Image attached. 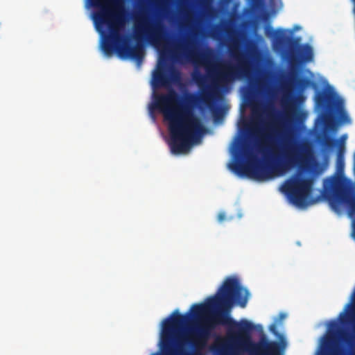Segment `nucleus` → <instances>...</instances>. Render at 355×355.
<instances>
[{
  "instance_id": "f257e3e1",
  "label": "nucleus",
  "mask_w": 355,
  "mask_h": 355,
  "mask_svg": "<svg viewBox=\"0 0 355 355\" xmlns=\"http://www.w3.org/2000/svg\"><path fill=\"white\" fill-rule=\"evenodd\" d=\"M285 110L284 121L287 131L282 152L268 148L262 143L257 145V151L262 155L263 162H257L248 148L242 150L247 162L235 161L230 164V169L241 176H247L259 181H263L281 176L294 166L298 167V173L286 180L282 186V191L287 195L291 202L297 207L308 205L314 182L312 177L304 178L302 173L312 171L313 157L311 149L306 144L293 141L297 125L304 121L305 113L298 110L293 98L283 99Z\"/></svg>"
},
{
  "instance_id": "f03ea898",
  "label": "nucleus",
  "mask_w": 355,
  "mask_h": 355,
  "mask_svg": "<svg viewBox=\"0 0 355 355\" xmlns=\"http://www.w3.org/2000/svg\"><path fill=\"white\" fill-rule=\"evenodd\" d=\"M249 293L235 277H227L218 292L209 297L205 303L194 304L191 308V315L196 320L202 319L191 330L193 336L189 343L196 351L203 349L213 330L218 324L233 323L235 327V339L241 347L254 355H284L286 343L261 340L257 343L252 341L250 332L261 325L254 326L251 322L243 320L239 323L230 317V310L234 303L244 308Z\"/></svg>"
},
{
  "instance_id": "7ed1b4c3",
  "label": "nucleus",
  "mask_w": 355,
  "mask_h": 355,
  "mask_svg": "<svg viewBox=\"0 0 355 355\" xmlns=\"http://www.w3.org/2000/svg\"><path fill=\"white\" fill-rule=\"evenodd\" d=\"M94 7L98 10L93 15V20L96 30L101 34L106 27L109 34L105 35L102 49L105 55H110L116 51L123 59L130 58L141 62L144 58V44L159 47L166 43V32L164 24L160 21L149 24L147 18L141 15L139 21L134 24L133 38L135 45L130 44V37L122 36L121 30L126 22L124 8L118 0H90Z\"/></svg>"
},
{
  "instance_id": "20e7f679",
  "label": "nucleus",
  "mask_w": 355,
  "mask_h": 355,
  "mask_svg": "<svg viewBox=\"0 0 355 355\" xmlns=\"http://www.w3.org/2000/svg\"><path fill=\"white\" fill-rule=\"evenodd\" d=\"M192 96L188 94L184 101L173 88L166 94L154 96L153 106L162 113L168 122L171 151L180 153L186 151L202 135L204 127L201 119L195 115L187 103Z\"/></svg>"
},
{
  "instance_id": "39448f33",
  "label": "nucleus",
  "mask_w": 355,
  "mask_h": 355,
  "mask_svg": "<svg viewBox=\"0 0 355 355\" xmlns=\"http://www.w3.org/2000/svg\"><path fill=\"white\" fill-rule=\"evenodd\" d=\"M235 62H224L218 65L216 69L207 67L209 73H211L212 83L205 89H202L201 100L210 108L214 103L220 97L222 90L227 88L228 85L235 80L245 78L250 86L258 89L263 87L265 81L261 76H254V69L252 62L243 53H235L231 52Z\"/></svg>"
},
{
  "instance_id": "423d86ee",
  "label": "nucleus",
  "mask_w": 355,
  "mask_h": 355,
  "mask_svg": "<svg viewBox=\"0 0 355 355\" xmlns=\"http://www.w3.org/2000/svg\"><path fill=\"white\" fill-rule=\"evenodd\" d=\"M172 318H166L163 322L161 338V353L155 352L151 355H194V354L184 351L182 348V342L177 340V349L175 351L172 345L182 327L187 323L190 313L187 315L179 313L176 310Z\"/></svg>"
},
{
  "instance_id": "0eeeda50",
  "label": "nucleus",
  "mask_w": 355,
  "mask_h": 355,
  "mask_svg": "<svg viewBox=\"0 0 355 355\" xmlns=\"http://www.w3.org/2000/svg\"><path fill=\"white\" fill-rule=\"evenodd\" d=\"M196 33L191 34L173 44V54L180 61H198L200 58L199 43L196 40Z\"/></svg>"
},
{
  "instance_id": "6e6552de",
  "label": "nucleus",
  "mask_w": 355,
  "mask_h": 355,
  "mask_svg": "<svg viewBox=\"0 0 355 355\" xmlns=\"http://www.w3.org/2000/svg\"><path fill=\"white\" fill-rule=\"evenodd\" d=\"M265 34L272 40L274 49L278 51H284L288 55L291 49H295L300 42L301 38L292 36L293 31L278 28L274 30L271 27H266Z\"/></svg>"
},
{
  "instance_id": "1a4fd4ad",
  "label": "nucleus",
  "mask_w": 355,
  "mask_h": 355,
  "mask_svg": "<svg viewBox=\"0 0 355 355\" xmlns=\"http://www.w3.org/2000/svg\"><path fill=\"white\" fill-rule=\"evenodd\" d=\"M166 72V63L160 60L157 64V69L153 74V85L154 87H169L171 83H180L181 73L179 70L171 67L168 76Z\"/></svg>"
},
{
  "instance_id": "9d476101",
  "label": "nucleus",
  "mask_w": 355,
  "mask_h": 355,
  "mask_svg": "<svg viewBox=\"0 0 355 355\" xmlns=\"http://www.w3.org/2000/svg\"><path fill=\"white\" fill-rule=\"evenodd\" d=\"M317 107L322 111L343 109V101L334 94L326 91L318 92L315 97Z\"/></svg>"
},
{
  "instance_id": "9b49d317",
  "label": "nucleus",
  "mask_w": 355,
  "mask_h": 355,
  "mask_svg": "<svg viewBox=\"0 0 355 355\" xmlns=\"http://www.w3.org/2000/svg\"><path fill=\"white\" fill-rule=\"evenodd\" d=\"M288 55L291 66L309 62L313 59L312 47L308 44L300 45L299 43L295 49H291Z\"/></svg>"
},
{
  "instance_id": "f8f14e48",
  "label": "nucleus",
  "mask_w": 355,
  "mask_h": 355,
  "mask_svg": "<svg viewBox=\"0 0 355 355\" xmlns=\"http://www.w3.org/2000/svg\"><path fill=\"white\" fill-rule=\"evenodd\" d=\"M330 186L333 188L334 198L336 202L340 204L349 201V191L338 179L331 178Z\"/></svg>"
},
{
  "instance_id": "ddd939ff",
  "label": "nucleus",
  "mask_w": 355,
  "mask_h": 355,
  "mask_svg": "<svg viewBox=\"0 0 355 355\" xmlns=\"http://www.w3.org/2000/svg\"><path fill=\"white\" fill-rule=\"evenodd\" d=\"M336 335V332H331L324 338L318 355H339L338 349L334 347Z\"/></svg>"
},
{
  "instance_id": "4468645a",
  "label": "nucleus",
  "mask_w": 355,
  "mask_h": 355,
  "mask_svg": "<svg viewBox=\"0 0 355 355\" xmlns=\"http://www.w3.org/2000/svg\"><path fill=\"white\" fill-rule=\"evenodd\" d=\"M289 84L301 90L311 85L312 82L307 78H298L296 74H291L288 79Z\"/></svg>"
},
{
  "instance_id": "2eb2a0df",
  "label": "nucleus",
  "mask_w": 355,
  "mask_h": 355,
  "mask_svg": "<svg viewBox=\"0 0 355 355\" xmlns=\"http://www.w3.org/2000/svg\"><path fill=\"white\" fill-rule=\"evenodd\" d=\"M352 303L353 305H352V304H347L345 311L340 314V320L342 323H344L350 315V313H348V309L350 308L354 309L355 308V288L352 295Z\"/></svg>"
},
{
  "instance_id": "dca6fc26",
  "label": "nucleus",
  "mask_w": 355,
  "mask_h": 355,
  "mask_svg": "<svg viewBox=\"0 0 355 355\" xmlns=\"http://www.w3.org/2000/svg\"><path fill=\"white\" fill-rule=\"evenodd\" d=\"M345 153V146L342 144L338 147V164L339 166L343 165V155Z\"/></svg>"
},
{
  "instance_id": "f3484780",
  "label": "nucleus",
  "mask_w": 355,
  "mask_h": 355,
  "mask_svg": "<svg viewBox=\"0 0 355 355\" xmlns=\"http://www.w3.org/2000/svg\"><path fill=\"white\" fill-rule=\"evenodd\" d=\"M338 144V141L330 137H327L324 140V145L328 148H332Z\"/></svg>"
},
{
  "instance_id": "a211bd4d",
  "label": "nucleus",
  "mask_w": 355,
  "mask_h": 355,
  "mask_svg": "<svg viewBox=\"0 0 355 355\" xmlns=\"http://www.w3.org/2000/svg\"><path fill=\"white\" fill-rule=\"evenodd\" d=\"M340 120L343 121V122H345V123H349L350 122V119L349 117V116L347 115V114L343 111V110H341L340 111Z\"/></svg>"
},
{
  "instance_id": "6ab92c4d",
  "label": "nucleus",
  "mask_w": 355,
  "mask_h": 355,
  "mask_svg": "<svg viewBox=\"0 0 355 355\" xmlns=\"http://www.w3.org/2000/svg\"><path fill=\"white\" fill-rule=\"evenodd\" d=\"M226 218L225 214L224 212H220L218 214L217 220L218 222L221 223L223 222Z\"/></svg>"
},
{
  "instance_id": "aec40b11",
  "label": "nucleus",
  "mask_w": 355,
  "mask_h": 355,
  "mask_svg": "<svg viewBox=\"0 0 355 355\" xmlns=\"http://www.w3.org/2000/svg\"><path fill=\"white\" fill-rule=\"evenodd\" d=\"M194 80L196 81V83L200 86L202 81L204 80V77L201 75H199L198 78L194 77Z\"/></svg>"
},
{
  "instance_id": "412c9836",
  "label": "nucleus",
  "mask_w": 355,
  "mask_h": 355,
  "mask_svg": "<svg viewBox=\"0 0 355 355\" xmlns=\"http://www.w3.org/2000/svg\"><path fill=\"white\" fill-rule=\"evenodd\" d=\"M270 331L274 334H277V326L275 324H272L270 326Z\"/></svg>"
},
{
  "instance_id": "4be33fe9",
  "label": "nucleus",
  "mask_w": 355,
  "mask_h": 355,
  "mask_svg": "<svg viewBox=\"0 0 355 355\" xmlns=\"http://www.w3.org/2000/svg\"><path fill=\"white\" fill-rule=\"evenodd\" d=\"M260 1L261 0H252V4L254 7L259 4Z\"/></svg>"
},
{
  "instance_id": "5701e85b",
  "label": "nucleus",
  "mask_w": 355,
  "mask_h": 355,
  "mask_svg": "<svg viewBox=\"0 0 355 355\" xmlns=\"http://www.w3.org/2000/svg\"><path fill=\"white\" fill-rule=\"evenodd\" d=\"M285 317H286V314H284V313H280L279 315V320H283L285 318Z\"/></svg>"
},
{
  "instance_id": "b1692460",
  "label": "nucleus",
  "mask_w": 355,
  "mask_h": 355,
  "mask_svg": "<svg viewBox=\"0 0 355 355\" xmlns=\"http://www.w3.org/2000/svg\"><path fill=\"white\" fill-rule=\"evenodd\" d=\"M202 60L205 62V63L208 64L209 61L207 56H203Z\"/></svg>"
},
{
  "instance_id": "393cba45",
  "label": "nucleus",
  "mask_w": 355,
  "mask_h": 355,
  "mask_svg": "<svg viewBox=\"0 0 355 355\" xmlns=\"http://www.w3.org/2000/svg\"><path fill=\"white\" fill-rule=\"evenodd\" d=\"M352 209H355V203L352 204Z\"/></svg>"
},
{
  "instance_id": "a878e982",
  "label": "nucleus",
  "mask_w": 355,
  "mask_h": 355,
  "mask_svg": "<svg viewBox=\"0 0 355 355\" xmlns=\"http://www.w3.org/2000/svg\"><path fill=\"white\" fill-rule=\"evenodd\" d=\"M346 137H346V135H343V136L342 137V138L343 139V140H345V139H346Z\"/></svg>"
}]
</instances>
